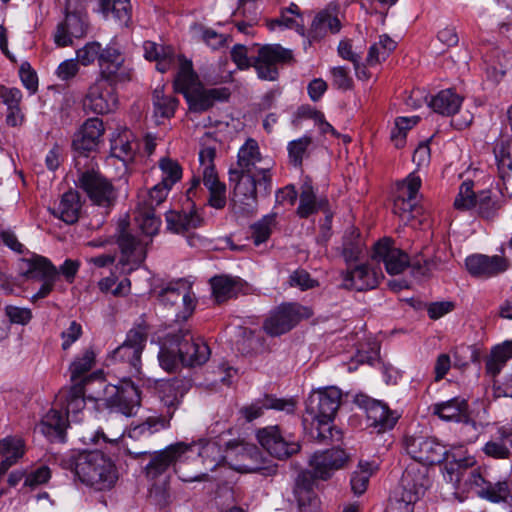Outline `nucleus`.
Instances as JSON below:
<instances>
[{
	"mask_svg": "<svg viewBox=\"0 0 512 512\" xmlns=\"http://www.w3.org/2000/svg\"><path fill=\"white\" fill-rule=\"evenodd\" d=\"M117 83L98 77L88 88L83 99V108L95 114L114 111L119 103L115 89Z\"/></svg>",
	"mask_w": 512,
	"mask_h": 512,
	"instance_id": "obj_12",
	"label": "nucleus"
},
{
	"mask_svg": "<svg viewBox=\"0 0 512 512\" xmlns=\"http://www.w3.org/2000/svg\"><path fill=\"white\" fill-rule=\"evenodd\" d=\"M60 465L72 471L81 483L98 491L111 489L118 479L115 464L100 451L71 452L60 459Z\"/></svg>",
	"mask_w": 512,
	"mask_h": 512,
	"instance_id": "obj_1",
	"label": "nucleus"
},
{
	"mask_svg": "<svg viewBox=\"0 0 512 512\" xmlns=\"http://www.w3.org/2000/svg\"><path fill=\"white\" fill-rule=\"evenodd\" d=\"M512 433L501 432L499 436L487 441L482 451L490 458L497 460L509 459L512 452Z\"/></svg>",
	"mask_w": 512,
	"mask_h": 512,
	"instance_id": "obj_41",
	"label": "nucleus"
},
{
	"mask_svg": "<svg viewBox=\"0 0 512 512\" xmlns=\"http://www.w3.org/2000/svg\"><path fill=\"white\" fill-rule=\"evenodd\" d=\"M56 406L65 410L64 414L68 418L72 415L73 420L78 421V413L85 407L84 388L83 385L74 384L68 390H61L56 396Z\"/></svg>",
	"mask_w": 512,
	"mask_h": 512,
	"instance_id": "obj_33",
	"label": "nucleus"
},
{
	"mask_svg": "<svg viewBox=\"0 0 512 512\" xmlns=\"http://www.w3.org/2000/svg\"><path fill=\"white\" fill-rule=\"evenodd\" d=\"M486 74L488 79L499 83L506 74L509 57L502 51L495 49L485 56Z\"/></svg>",
	"mask_w": 512,
	"mask_h": 512,
	"instance_id": "obj_46",
	"label": "nucleus"
},
{
	"mask_svg": "<svg viewBox=\"0 0 512 512\" xmlns=\"http://www.w3.org/2000/svg\"><path fill=\"white\" fill-rule=\"evenodd\" d=\"M144 56L148 60L156 61V68L161 73L168 71L175 62L174 50L167 46L158 45L152 41L143 44Z\"/></svg>",
	"mask_w": 512,
	"mask_h": 512,
	"instance_id": "obj_38",
	"label": "nucleus"
},
{
	"mask_svg": "<svg viewBox=\"0 0 512 512\" xmlns=\"http://www.w3.org/2000/svg\"><path fill=\"white\" fill-rule=\"evenodd\" d=\"M80 187L97 206L109 208L114 205L117 192L113 184L95 171L84 172L79 178Z\"/></svg>",
	"mask_w": 512,
	"mask_h": 512,
	"instance_id": "obj_20",
	"label": "nucleus"
},
{
	"mask_svg": "<svg viewBox=\"0 0 512 512\" xmlns=\"http://www.w3.org/2000/svg\"><path fill=\"white\" fill-rule=\"evenodd\" d=\"M149 327L141 322L131 328L122 345L117 347L111 356V361L127 366L131 376H137L141 372V354L146 345Z\"/></svg>",
	"mask_w": 512,
	"mask_h": 512,
	"instance_id": "obj_8",
	"label": "nucleus"
},
{
	"mask_svg": "<svg viewBox=\"0 0 512 512\" xmlns=\"http://www.w3.org/2000/svg\"><path fill=\"white\" fill-rule=\"evenodd\" d=\"M372 259L383 262L391 275L402 273L410 265L408 254L397 247L391 238H383L374 244ZM433 266L435 264L431 260H423V264L419 260L411 263L412 271L417 276H427Z\"/></svg>",
	"mask_w": 512,
	"mask_h": 512,
	"instance_id": "obj_5",
	"label": "nucleus"
},
{
	"mask_svg": "<svg viewBox=\"0 0 512 512\" xmlns=\"http://www.w3.org/2000/svg\"><path fill=\"white\" fill-rule=\"evenodd\" d=\"M363 250V244L359 232L351 227L346 231L343 238L342 256L347 263L359 259Z\"/></svg>",
	"mask_w": 512,
	"mask_h": 512,
	"instance_id": "obj_55",
	"label": "nucleus"
},
{
	"mask_svg": "<svg viewBox=\"0 0 512 512\" xmlns=\"http://www.w3.org/2000/svg\"><path fill=\"white\" fill-rule=\"evenodd\" d=\"M68 427V418L56 407H53L42 418L39 425L40 431L51 441L64 442L66 437V428Z\"/></svg>",
	"mask_w": 512,
	"mask_h": 512,
	"instance_id": "obj_32",
	"label": "nucleus"
},
{
	"mask_svg": "<svg viewBox=\"0 0 512 512\" xmlns=\"http://www.w3.org/2000/svg\"><path fill=\"white\" fill-rule=\"evenodd\" d=\"M203 218L196 210L189 212L170 211L166 214L167 228L174 233H185L203 224Z\"/></svg>",
	"mask_w": 512,
	"mask_h": 512,
	"instance_id": "obj_36",
	"label": "nucleus"
},
{
	"mask_svg": "<svg viewBox=\"0 0 512 512\" xmlns=\"http://www.w3.org/2000/svg\"><path fill=\"white\" fill-rule=\"evenodd\" d=\"M229 181L233 184L232 201L235 209L243 215L253 214L258 205L256 175L230 169Z\"/></svg>",
	"mask_w": 512,
	"mask_h": 512,
	"instance_id": "obj_10",
	"label": "nucleus"
},
{
	"mask_svg": "<svg viewBox=\"0 0 512 512\" xmlns=\"http://www.w3.org/2000/svg\"><path fill=\"white\" fill-rule=\"evenodd\" d=\"M190 381L185 378H172L163 381L159 385L160 398L163 404L168 408V418L171 419L174 411L181 403L182 398L190 389Z\"/></svg>",
	"mask_w": 512,
	"mask_h": 512,
	"instance_id": "obj_29",
	"label": "nucleus"
},
{
	"mask_svg": "<svg viewBox=\"0 0 512 512\" xmlns=\"http://www.w3.org/2000/svg\"><path fill=\"white\" fill-rule=\"evenodd\" d=\"M327 200L316 201V196L310 182H305L301 187L300 201L297 214L301 218H307L326 206Z\"/></svg>",
	"mask_w": 512,
	"mask_h": 512,
	"instance_id": "obj_45",
	"label": "nucleus"
},
{
	"mask_svg": "<svg viewBox=\"0 0 512 512\" xmlns=\"http://www.w3.org/2000/svg\"><path fill=\"white\" fill-rule=\"evenodd\" d=\"M191 446L192 450L189 452H195V448H197L198 459L195 460V463L201 460L207 471H213L225 459L221 446L216 441H201L198 445Z\"/></svg>",
	"mask_w": 512,
	"mask_h": 512,
	"instance_id": "obj_37",
	"label": "nucleus"
},
{
	"mask_svg": "<svg viewBox=\"0 0 512 512\" xmlns=\"http://www.w3.org/2000/svg\"><path fill=\"white\" fill-rule=\"evenodd\" d=\"M124 58L115 47L107 46L101 50L99 57V78H105L112 82H122L128 79V73L123 70Z\"/></svg>",
	"mask_w": 512,
	"mask_h": 512,
	"instance_id": "obj_26",
	"label": "nucleus"
},
{
	"mask_svg": "<svg viewBox=\"0 0 512 512\" xmlns=\"http://www.w3.org/2000/svg\"><path fill=\"white\" fill-rule=\"evenodd\" d=\"M95 363V354L93 350L86 349L81 355L77 356L70 364L69 371L71 380L76 382L87 374Z\"/></svg>",
	"mask_w": 512,
	"mask_h": 512,
	"instance_id": "obj_61",
	"label": "nucleus"
},
{
	"mask_svg": "<svg viewBox=\"0 0 512 512\" xmlns=\"http://www.w3.org/2000/svg\"><path fill=\"white\" fill-rule=\"evenodd\" d=\"M170 426V421L164 416H150L146 418L143 422L131 426L127 431V434L124 435L121 433L116 438H107L103 432H96L95 435L89 438L90 442L98 443V438L101 436L106 442H114L118 438H122V442L125 446L126 452L134 458H138L140 456L148 454V451L145 449H138L134 447V442H147L154 434L164 430Z\"/></svg>",
	"mask_w": 512,
	"mask_h": 512,
	"instance_id": "obj_6",
	"label": "nucleus"
},
{
	"mask_svg": "<svg viewBox=\"0 0 512 512\" xmlns=\"http://www.w3.org/2000/svg\"><path fill=\"white\" fill-rule=\"evenodd\" d=\"M355 402L365 411L368 425L377 432L392 429L396 424L397 417L384 403L366 395H357Z\"/></svg>",
	"mask_w": 512,
	"mask_h": 512,
	"instance_id": "obj_21",
	"label": "nucleus"
},
{
	"mask_svg": "<svg viewBox=\"0 0 512 512\" xmlns=\"http://www.w3.org/2000/svg\"><path fill=\"white\" fill-rule=\"evenodd\" d=\"M79 0H67L65 18L58 23L54 32V42L58 47L73 45V39L84 37L88 31L87 15L81 11L72 10V3Z\"/></svg>",
	"mask_w": 512,
	"mask_h": 512,
	"instance_id": "obj_15",
	"label": "nucleus"
},
{
	"mask_svg": "<svg viewBox=\"0 0 512 512\" xmlns=\"http://www.w3.org/2000/svg\"><path fill=\"white\" fill-rule=\"evenodd\" d=\"M174 89L184 95L189 109L197 113L208 110L216 101H225L230 96L229 89L225 87L205 89L193 70L192 62L181 56Z\"/></svg>",
	"mask_w": 512,
	"mask_h": 512,
	"instance_id": "obj_2",
	"label": "nucleus"
},
{
	"mask_svg": "<svg viewBox=\"0 0 512 512\" xmlns=\"http://www.w3.org/2000/svg\"><path fill=\"white\" fill-rule=\"evenodd\" d=\"M232 23L240 33L245 35H253V28L258 25L260 21L259 12L251 11H233L231 14Z\"/></svg>",
	"mask_w": 512,
	"mask_h": 512,
	"instance_id": "obj_62",
	"label": "nucleus"
},
{
	"mask_svg": "<svg viewBox=\"0 0 512 512\" xmlns=\"http://www.w3.org/2000/svg\"><path fill=\"white\" fill-rule=\"evenodd\" d=\"M463 490L472 491L477 496L491 502L506 501L510 496V488L506 480L492 483L479 468L463 470Z\"/></svg>",
	"mask_w": 512,
	"mask_h": 512,
	"instance_id": "obj_11",
	"label": "nucleus"
},
{
	"mask_svg": "<svg viewBox=\"0 0 512 512\" xmlns=\"http://www.w3.org/2000/svg\"><path fill=\"white\" fill-rule=\"evenodd\" d=\"M118 245L121 249V264L131 265L129 270L139 266L146 258V250L141 241L129 233L122 232L118 238Z\"/></svg>",
	"mask_w": 512,
	"mask_h": 512,
	"instance_id": "obj_30",
	"label": "nucleus"
},
{
	"mask_svg": "<svg viewBox=\"0 0 512 512\" xmlns=\"http://www.w3.org/2000/svg\"><path fill=\"white\" fill-rule=\"evenodd\" d=\"M106 395L108 406L125 416L135 414L140 406V392L129 378L124 377L108 387Z\"/></svg>",
	"mask_w": 512,
	"mask_h": 512,
	"instance_id": "obj_18",
	"label": "nucleus"
},
{
	"mask_svg": "<svg viewBox=\"0 0 512 512\" xmlns=\"http://www.w3.org/2000/svg\"><path fill=\"white\" fill-rule=\"evenodd\" d=\"M0 97L7 105L9 111L6 118L7 123L11 126L18 125L22 118L20 115L21 91L15 87H1Z\"/></svg>",
	"mask_w": 512,
	"mask_h": 512,
	"instance_id": "obj_47",
	"label": "nucleus"
},
{
	"mask_svg": "<svg viewBox=\"0 0 512 512\" xmlns=\"http://www.w3.org/2000/svg\"><path fill=\"white\" fill-rule=\"evenodd\" d=\"M261 160L262 157L257 141L249 138L238 151L237 170L243 173H253L257 169L256 164L261 162Z\"/></svg>",
	"mask_w": 512,
	"mask_h": 512,
	"instance_id": "obj_40",
	"label": "nucleus"
},
{
	"mask_svg": "<svg viewBox=\"0 0 512 512\" xmlns=\"http://www.w3.org/2000/svg\"><path fill=\"white\" fill-rule=\"evenodd\" d=\"M261 446L273 457L284 460L300 451L299 442L291 434L285 435L279 426H268L257 432Z\"/></svg>",
	"mask_w": 512,
	"mask_h": 512,
	"instance_id": "obj_16",
	"label": "nucleus"
},
{
	"mask_svg": "<svg viewBox=\"0 0 512 512\" xmlns=\"http://www.w3.org/2000/svg\"><path fill=\"white\" fill-rule=\"evenodd\" d=\"M341 29V23L334 11L325 9L314 17L309 34L313 40H320L330 34H336Z\"/></svg>",
	"mask_w": 512,
	"mask_h": 512,
	"instance_id": "obj_34",
	"label": "nucleus"
},
{
	"mask_svg": "<svg viewBox=\"0 0 512 512\" xmlns=\"http://www.w3.org/2000/svg\"><path fill=\"white\" fill-rule=\"evenodd\" d=\"M171 188L159 182L140 197L138 206L155 209L167 198Z\"/></svg>",
	"mask_w": 512,
	"mask_h": 512,
	"instance_id": "obj_63",
	"label": "nucleus"
},
{
	"mask_svg": "<svg viewBox=\"0 0 512 512\" xmlns=\"http://www.w3.org/2000/svg\"><path fill=\"white\" fill-rule=\"evenodd\" d=\"M292 52L279 44H266L253 56V68L261 80L276 81L279 68L292 60Z\"/></svg>",
	"mask_w": 512,
	"mask_h": 512,
	"instance_id": "obj_9",
	"label": "nucleus"
},
{
	"mask_svg": "<svg viewBox=\"0 0 512 512\" xmlns=\"http://www.w3.org/2000/svg\"><path fill=\"white\" fill-rule=\"evenodd\" d=\"M210 284L213 296L218 303L236 297L244 289V283L239 277L227 275L213 277Z\"/></svg>",
	"mask_w": 512,
	"mask_h": 512,
	"instance_id": "obj_35",
	"label": "nucleus"
},
{
	"mask_svg": "<svg viewBox=\"0 0 512 512\" xmlns=\"http://www.w3.org/2000/svg\"><path fill=\"white\" fill-rule=\"evenodd\" d=\"M342 400L341 390L335 386L319 388L313 391L306 403V411L317 421L318 426H328L334 419ZM317 438L324 440L327 436L318 427Z\"/></svg>",
	"mask_w": 512,
	"mask_h": 512,
	"instance_id": "obj_7",
	"label": "nucleus"
},
{
	"mask_svg": "<svg viewBox=\"0 0 512 512\" xmlns=\"http://www.w3.org/2000/svg\"><path fill=\"white\" fill-rule=\"evenodd\" d=\"M406 452L419 463L428 465L439 464L448 457L445 445L435 438L423 436H407L404 440Z\"/></svg>",
	"mask_w": 512,
	"mask_h": 512,
	"instance_id": "obj_13",
	"label": "nucleus"
},
{
	"mask_svg": "<svg viewBox=\"0 0 512 512\" xmlns=\"http://www.w3.org/2000/svg\"><path fill=\"white\" fill-rule=\"evenodd\" d=\"M373 463L360 461L357 469L352 473L351 476V489L354 494H363L368 487L369 479L375 471Z\"/></svg>",
	"mask_w": 512,
	"mask_h": 512,
	"instance_id": "obj_56",
	"label": "nucleus"
},
{
	"mask_svg": "<svg viewBox=\"0 0 512 512\" xmlns=\"http://www.w3.org/2000/svg\"><path fill=\"white\" fill-rule=\"evenodd\" d=\"M474 458L457 460L454 463H448L444 467L443 477L456 490L462 489L463 486V470L473 466Z\"/></svg>",
	"mask_w": 512,
	"mask_h": 512,
	"instance_id": "obj_52",
	"label": "nucleus"
},
{
	"mask_svg": "<svg viewBox=\"0 0 512 512\" xmlns=\"http://www.w3.org/2000/svg\"><path fill=\"white\" fill-rule=\"evenodd\" d=\"M312 315L310 308L291 303L279 306L265 320L263 328L271 336H279L291 330L302 319Z\"/></svg>",
	"mask_w": 512,
	"mask_h": 512,
	"instance_id": "obj_14",
	"label": "nucleus"
},
{
	"mask_svg": "<svg viewBox=\"0 0 512 512\" xmlns=\"http://www.w3.org/2000/svg\"><path fill=\"white\" fill-rule=\"evenodd\" d=\"M396 42L388 35H381L379 42L373 44L367 55V62L369 65H375L384 61L389 54L395 49Z\"/></svg>",
	"mask_w": 512,
	"mask_h": 512,
	"instance_id": "obj_60",
	"label": "nucleus"
},
{
	"mask_svg": "<svg viewBox=\"0 0 512 512\" xmlns=\"http://www.w3.org/2000/svg\"><path fill=\"white\" fill-rule=\"evenodd\" d=\"M502 197L490 190H483L478 193L475 210L477 214L487 220L494 219L503 206Z\"/></svg>",
	"mask_w": 512,
	"mask_h": 512,
	"instance_id": "obj_43",
	"label": "nucleus"
},
{
	"mask_svg": "<svg viewBox=\"0 0 512 512\" xmlns=\"http://www.w3.org/2000/svg\"><path fill=\"white\" fill-rule=\"evenodd\" d=\"M434 415L444 421L463 423L462 429L476 431V423L469 418V405L466 399L454 397L450 400L435 403L431 406Z\"/></svg>",
	"mask_w": 512,
	"mask_h": 512,
	"instance_id": "obj_24",
	"label": "nucleus"
},
{
	"mask_svg": "<svg viewBox=\"0 0 512 512\" xmlns=\"http://www.w3.org/2000/svg\"><path fill=\"white\" fill-rule=\"evenodd\" d=\"M276 215V213L265 215L250 226L251 238L256 246L269 239L272 229L276 225Z\"/></svg>",
	"mask_w": 512,
	"mask_h": 512,
	"instance_id": "obj_58",
	"label": "nucleus"
},
{
	"mask_svg": "<svg viewBox=\"0 0 512 512\" xmlns=\"http://www.w3.org/2000/svg\"><path fill=\"white\" fill-rule=\"evenodd\" d=\"M465 266L473 277L488 279L505 272L510 263L505 257L499 255L474 254L466 258Z\"/></svg>",
	"mask_w": 512,
	"mask_h": 512,
	"instance_id": "obj_23",
	"label": "nucleus"
},
{
	"mask_svg": "<svg viewBox=\"0 0 512 512\" xmlns=\"http://www.w3.org/2000/svg\"><path fill=\"white\" fill-rule=\"evenodd\" d=\"M381 278V273H377L368 265L361 264L348 269L343 274V286L347 289L365 291L377 287Z\"/></svg>",
	"mask_w": 512,
	"mask_h": 512,
	"instance_id": "obj_27",
	"label": "nucleus"
},
{
	"mask_svg": "<svg viewBox=\"0 0 512 512\" xmlns=\"http://www.w3.org/2000/svg\"><path fill=\"white\" fill-rule=\"evenodd\" d=\"M0 454L2 461H8L9 468L24 455V442L18 437H6L0 440Z\"/></svg>",
	"mask_w": 512,
	"mask_h": 512,
	"instance_id": "obj_59",
	"label": "nucleus"
},
{
	"mask_svg": "<svg viewBox=\"0 0 512 512\" xmlns=\"http://www.w3.org/2000/svg\"><path fill=\"white\" fill-rule=\"evenodd\" d=\"M427 466L411 463L407 466L400 480L399 490L390 503L391 510L412 512L414 504L425 494L430 486Z\"/></svg>",
	"mask_w": 512,
	"mask_h": 512,
	"instance_id": "obj_4",
	"label": "nucleus"
},
{
	"mask_svg": "<svg viewBox=\"0 0 512 512\" xmlns=\"http://www.w3.org/2000/svg\"><path fill=\"white\" fill-rule=\"evenodd\" d=\"M158 167L161 171V183L172 187L182 178V167L177 160L170 157H162L158 162Z\"/></svg>",
	"mask_w": 512,
	"mask_h": 512,
	"instance_id": "obj_57",
	"label": "nucleus"
},
{
	"mask_svg": "<svg viewBox=\"0 0 512 512\" xmlns=\"http://www.w3.org/2000/svg\"><path fill=\"white\" fill-rule=\"evenodd\" d=\"M347 460V454L339 448L316 452L310 459L311 477L328 480L335 471L344 467Z\"/></svg>",
	"mask_w": 512,
	"mask_h": 512,
	"instance_id": "obj_22",
	"label": "nucleus"
},
{
	"mask_svg": "<svg viewBox=\"0 0 512 512\" xmlns=\"http://www.w3.org/2000/svg\"><path fill=\"white\" fill-rule=\"evenodd\" d=\"M190 289L191 287L185 281L171 282L160 290L158 300L169 311L178 301L185 299Z\"/></svg>",
	"mask_w": 512,
	"mask_h": 512,
	"instance_id": "obj_49",
	"label": "nucleus"
},
{
	"mask_svg": "<svg viewBox=\"0 0 512 512\" xmlns=\"http://www.w3.org/2000/svg\"><path fill=\"white\" fill-rule=\"evenodd\" d=\"M463 98L452 89H445L433 96L429 106L438 114L451 116L459 111Z\"/></svg>",
	"mask_w": 512,
	"mask_h": 512,
	"instance_id": "obj_39",
	"label": "nucleus"
},
{
	"mask_svg": "<svg viewBox=\"0 0 512 512\" xmlns=\"http://www.w3.org/2000/svg\"><path fill=\"white\" fill-rule=\"evenodd\" d=\"M80 210L79 194L73 190L65 192L57 205L49 207L51 214L66 224L76 223L79 219Z\"/></svg>",
	"mask_w": 512,
	"mask_h": 512,
	"instance_id": "obj_31",
	"label": "nucleus"
},
{
	"mask_svg": "<svg viewBox=\"0 0 512 512\" xmlns=\"http://www.w3.org/2000/svg\"><path fill=\"white\" fill-rule=\"evenodd\" d=\"M267 409H274L277 411H283L287 414H292L296 409V401L292 398L283 399L276 398L271 395H265L262 399H257L250 405L242 407L239 412L247 422H251L261 417Z\"/></svg>",
	"mask_w": 512,
	"mask_h": 512,
	"instance_id": "obj_25",
	"label": "nucleus"
},
{
	"mask_svg": "<svg viewBox=\"0 0 512 512\" xmlns=\"http://www.w3.org/2000/svg\"><path fill=\"white\" fill-rule=\"evenodd\" d=\"M27 270L26 277L37 279H57L58 270L51 261L43 256L34 255L25 261Z\"/></svg>",
	"mask_w": 512,
	"mask_h": 512,
	"instance_id": "obj_42",
	"label": "nucleus"
},
{
	"mask_svg": "<svg viewBox=\"0 0 512 512\" xmlns=\"http://www.w3.org/2000/svg\"><path fill=\"white\" fill-rule=\"evenodd\" d=\"M159 363L166 371L175 370L181 362L180 353L173 344V333L166 336L158 354Z\"/></svg>",
	"mask_w": 512,
	"mask_h": 512,
	"instance_id": "obj_54",
	"label": "nucleus"
},
{
	"mask_svg": "<svg viewBox=\"0 0 512 512\" xmlns=\"http://www.w3.org/2000/svg\"><path fill=\"white\" fill-rule=\"evenodd\" d=\"M473 186L474 183L471 180L464 181L460 185L458 195L454 200V207L457 210L466 211L475 208L478 193L473 191Z\"/></svg>",
	"mask_w": 512,
	"mask_h": 512,
	"instance_id": "obj_64",
	"label": "nucleus"
},
{
	"mask_svg": "<svg viewBox=\"0 0 512 512\" xmlns=\"http://www.w3.org/2000/svg\"><path fill=\"white\" fill-rule=\"evenodd\" d=\"M102 12H111L120 25L127 26L131 20L130 0H99Z\"/></svg>",
	"mask_w": 512,
	"mask_h": 512,
	"instance_id": "obj_51",
	"label": "nucleus"
},
{
	"mask_svg": "<svg viewBox=\"0 0 512 512\" xmlns=\"http://www.w3.org/2000/svg\"><path fill=\"white\" fill-rule=\"evenodd\" d=\"M173 344L180 353L181 363L186 366L203 365L210 357L209 346L199 337L195 338L189 329L173 333Z\"/></svg>",
	"mask_w": 512,
	"mask_h": 512,
	"instance_id": "obj_17",
	"label": "nucleus"
},
{
	"mask_svg": "<svg viewBox=\"0 0 512 512\" xmlns=\"http://www.w3.org/2000/svg\"><path fill=\"white\" fill-rule=\"evenodd\" d=\"M131 133L124 132L112 141L111 155L129 163L134 159L138 145L136 142L130 140Z\"/></svg>",
	"mask_w": 512,
	"mask_h": 512,
	"instance_id": "obj_50",
	"label": "nucleus"
},
{
	"mask_svg": "<svg viewBox=\"0 0 512 512\" xmlns=\"http://www.w3.org/2000/svg\"><path fill=\"white\" fill-rule=\"evenodd\" d=\"M202 181L209 192L208 204L215 209H223L227 203L225 184L219 181L217 174H211V170L205 173Z\"/></svg>",
	"mask_w": 512,
	"mask_h": 512,
	"instance_id": "obj_44",
	"label": "nucleus"
},
{
	"mask_svg": "<svg viewBox=\"0 0 512 512\" xmlns=\"http://www.w3.org/2000/svg\"><path fill=\"white\" fill-rule=\"evenodd\" d=\"M420 187L421 178L415 173L409 174L397 185L393 212L404 222H409L418 213L416 198Z\"/></svg>",
	"mask_w": 512,
	"mask_h": 512,
	"instance_id": "obj_19",
	"label": "nucleus"
},
{
	"mask_svg": "<svg viewBox=\"0 0 512 512\" xmlns=\"http://www.w3.org/2000/svg\"><path fill=\"white\" fill-rule=\"evenodd\" d=\"M498 173L503 181L509 180L512 172V145L509 140H499L494 146Z\"/></svg>",
	"mask_w": 512,
	"mask_h": 512,
	"instance_id": "obj_48",
	"label": "nucleus"
},
{
	"mask_svg": "<svg viewBox=\"0 0 512 512\" xmlns=\"http://www.w3.org/2000/svg\"><path fill=\"white\" fill-rule=\"evenodd\" d=\"M104 133L103 121L99 118H90L84 122L81 130L73 139V147L76 151L86 153L97 148Z\"/></svg>",
	"mask_w": 512,
	"mask_h": 512,
	"instance_id": "obj_28",
	"label": "nucleus"
},
{
	"mask_svg": "<svg viewBox=\"0 0 512 512\" xmlns=\"http://www.w3.org/2000/svg\"><path fill=\"white\" fill-rule=\"evenodd\" d=\"M190 450H192V446L178 442L167 446L163 450L152 453L149 463L145 466L146 477L150 480H156L173 467L175 473L183 482L208 480L206 472L190 474L186 471L182 459Z\"/></svg>",
	"mask_w": 512,
	"mask_h": 512,
	"instance_id": "obj_3",
	"label": "nucleus"
},
{
	"mask_svg": "<svg viewBox=\"0 0 512 512\" xmlns=\"http://www.w3.org/2000/svg\"><path fill=\"white\" fill-rule=\"evenodd\" d=\"M178 105L177 98L165 95L162 89H155L153 92L154 116L158 118H171L174 116Z\"/></svg>",
	"mask_w": 512,
	"mask_h": 512,
	"instance_id": "obj_53",
	"label": "nucleus"
}]
</instances>
